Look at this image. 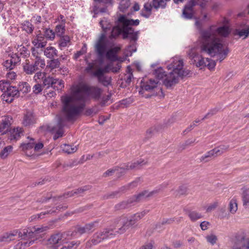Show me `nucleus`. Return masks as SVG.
I'll list each match as a JSON object with an SVG mask.
<instances>
[{"label": "nucleus", "mask_w": 249, "mask_h": 249, "mask_svg": "<svg viewBox=\"0 0 249 249\" xmlns=\"http://www.w3.org/2000/svg\"><path fill=\"white\" fill-rule=\"evenodd\" d=\"M101 89L95 86H89L82 83L73 85L70 89V93L61 98L63 105V115L69 120L77 117L83 111L87 101L86 93L95 100H98L101 95Z\"/></svg>", "instance_id": "f257e3e1"}, {"label": "nucleus", "mask_w": 249, "mask_h": 249, "mask_svg": "<svg viewBox=\"0 0 249 249\" xmlns=\"http://www.w3.org/2000/svg\"><path fill=\"white\" fill-rule=\"evenodd\" d=\"M230 33L229 28L227 26L217 28L212 25L208 29L201 30L197 40L201 52L211 57L216 56L217 60L221 62L226 58L229 51L217 36L227 37Z\"/></svg>", "instance_id": "f03ea898"}, {"label": "nucleus", "mask_w": 249, "mask_h": 249, "mask_svg": "<svg viewBox=\"0 0 249 249\" xmlns=\"http://www.w3.org/2000/svg\"><path fill=\"white\" fill-rule=\"evenodd\" d=\"M139 19H128L125 16L121 15L116 22V25L113 26L111 22L107 18H104L100 21V24L106 36L108 31L111 30L108 37L109 39H115L121 35L124 39H128L130 44L128 50L131 53L136 51L137 41L139 34V31H135L131 26H137L139 24Z\"/></svg>", "instance_id": "7ed1b4c3"}, {"label": "nucleus", "mask_w": 249, "mask_h": 249, "mask_svg": "<svg viewBox=\"0 0 249 249\" xmlns=\"http://www.w3.org/2000/svg\"><path fill=\"white\" fill-rule=\"evenodd\" d=\"M183 62L182 59L176 57L173 58L171 63L167 66L168 69H173L168 75L166 74L163 81V84L167 88L174 86L179 81L180 77L183 78L188 76L190 71L183 68Z\"/></svg>", "instance_id": "20e7f679"}, {"label": "nucleus", "mask_w": 249, "mask_h": 249, "mask_svg": "<svg viewBox=\"0 0 249 249\" xmlns=\"http://www.w3.org/2000/svg\"><path fill=\"white\" fill-rule=\"evenodd\" d=\"M48 229L47 227H33L32 229H24L19 231L18 238L22 240L17 244V249H24L32 245L38 238V234Z\"/></svg>", "instance_id": "39448f33"}, {"label": "nucleus", "mask_w": 249, "mask_h": 249, "mask_svg": "<svg viewBox=\"0 0 249 249\" xmlns=\"http://www.w3.org/2000/svg\"><path fill=\"white\" fill-rule=\"evenodd\" d=\"M167 185V184L166 183L163 184L160 186L159 188L151 192H148L146 190L143 191L137 195H135L127 200L123 201L122 202L117 204L116 205L115 208L118 210L128 208L144 198L150 197L153 195L158 194L160 190L166 188Z\"/></svg>", "instance_id": "423d86ee"}, {"label": "nucleus", "mask_w": 249, "mask_h": 249, "mask_svg": "<svg viewBox=\"0 0 249 249\" xmlns=\"http://www.w3.org/2000/svg\"><path fill=\"white\" fill-rule=\"evenodd\" d=\"M148 210H144L141 213H136L130 217H123L120 218V221L122 226L115 230V232L118 234H123L127 231L129 229L135 227L137 221L143 217L148 213Z\"/></svg>", "instance_id": "0eeeda50"}, {"label": "nucleus", "mask_w": 249, "mask_h": 249, "mask_svg": "<svg viewBox=\"0 0 249 249\" xmlns=\"http://www.w3.org/2000/svg\"><path fill=\"white\" fill-rule=\"evenodd\" d=\"M6 89L1 96V99L8 103H11L15 99L16 95V88L14 86H9L8 81H0V89L3 91Z\"/></svg>", "instance_id": "6e6552de"}, {"label": "nucleus", "mask_w": 249, "mask_h": 249, "mask_svg": "<svg viewBox=\"0 0 249 249\" xmlns=\"http://www.w3.org/2000/svg\"><path fill=\"white\" fill-rule=\"evenodd\" d=\"M90 189V187L89 186H85L79 188L75 190H72L71 192H67L65 193L63 196H59L57 197H53L52 198V195L51 194H47L46 196H43L40 199L38 200V201L41 203H45L47 201L52 199V200L54 202L56 199H61L63 197L64 198H68L69 197H71L73 196L75 194H83L85 191L89 190Z\"/></svg>", "instance_id": "1a4fd4ad"}, {"label": "nucleus", "mask_w": 249, "mask_h": 249, "mask_svg": "<svg viewBox=\"0 0 249 249\" xmlns=\"http://www.w3.org/2000/svg\"><path fill=\"white\" fill-rule=\"evenodd\" d=\"M115 229H105L102 231L95 233L91 242L94 245L100 243L105 239L113 238L116 234Z\"/></svg>", "instance_id": "9d476101"}, {"label": "nucleus", "mask_w": 249, "mask_h": 249, "mask_svg": "<svg viewBox=\"0 0 249 249\" xmlns=\"http://www.w3.org/2000/svg\"><path fill=\"white\" fill-rule=\"evenodd\" d=\"M106 35L105 33H102L98 39L96 41L94 48L95 51L100 58H102L107 49V43L105 41Z\"/></svg>", "instance_id": "9b49d317"}, {"label": "nucleus", "mask_w": 249, "mask_h": 249, "mask_svg": "<svg viewBox=\"0 0 249 249\" xmlns=\"http://www.w3.org/2000/svg\"><path fill=\"white\" fill-rule=\"evenodd\" d=\"M76 117H75L74 118L71 120L67 119L64 115H63V105L62 104V110L60 115L58 117V122L57 124L58 129L54 135L53 139L56 140L59 137H62L63 134L62 128L66 124L67 122L74 121L76 119Z\"/></svg>", "instance_id": "f8f14e48"}, {"label": "nucleus", "mask_w": 249, "mask_h": 249, "mask_svg": "<svg viewBox=\"0 0 249 249\" xmlns=\"http://www.w3.org/2000/svg\"><path fill=\"white\" fill-rule=\"evenodd\" d=\"M188 55L192 60V63L195 64L197 67L202 69L206 67L207 62H205L204 58L196 53L195 48H193L189 50Z\"/></svg>", "instance_id": "ddd939ff"}, {"label": "nucleus", "mask_w": 249, "mask_h": 249, "mask_svg": "<svg viewBox=\"0 0 249 249\" xmlns=\"http://www.w3.org/2000/svg\"><path fill=\"white\" fill-rule=\"evenodd\" d=\"M196 5V2L194 0L189 1L184 6L182 17L186 19H192L194 17V6Z\"/></svg>", "instance_id": "4468645a"}, {"label": "nucleus", "mask_w": 249, "mask_h": 249, "mask_svg": "<svg viewBox=\"0 0 249 249\" xmlns=\"http://www.w3.org/2000/svg\"><path fill=\"white\" fill-rule=\"evenodd\" d=\"M98 221H95L88 224L84 226L77 227L75 232L79 235H82L85 233H90L92 232L97 227Z\"/></svg>", "instance_id": "2eb2a0df"}, {"label": "nucleus", "mask_w": 249, "mask_h": 249, "mask_svg": "<svg viewBox=\"0 0 249 249\" xmlns=\"http://www.w3.org/2000/svg\"><path fill=\"white\" fill-rule=\"evenodd\" d=\"M20 54L21 57V58L20 56L17 55V65L18 61H20L21 59H23L25 61H23L22 63V67L24 71L27 74H33L36 71V70L33 65L29 64V60L25 59V57L27 55V53L25 51V53H21Z\"/></svg>", "instance_id": "dca6fc26"}, {"label": "nucleus", "mask_w": 249, "mask_h": 249, "mask_svg": "<svg viewBox=\"0 0 249 249\" xmlns=\"http://www.w3.org/2000/svg\"><path fill=\"white\" fill-rule=\"evenodd\" d=\"M65 236V233H56L53 234L48 241L50 244L59 246L60 245L66 242V237Z\"/></svg>", "instance_id": "f3484780"}, {"label": "nucleus", "mask_w": 249, "mask_h": 249, "mask_svg": "<svg viewBox=\"0 0 249 249\" xmlns=\"http://www.w3.org/2000/svg\"><path fill=\"white\" fill-rule=\"evenodd\" d=\"M39 32V33L33 38L32 43L36 48L42 49L46 46L47 41L44 35L41 34L40 31Z\"/></svg>", "instance_id": "a211bd4d"}, {"label": "nucleus", "mask_w": 249, "mask_h": 249, "mask_svg": "<svg viewBox=\"0 0 249 249\" xmlns=\"http://www.w3.org/2000/svg\"><path fill=\"white\" fill-rule=\"evenodd\" d=\"M30 90V87L29 84L25 82H20L17 89V97L18 96L23 97Z\"/></svg>", "instance_id": "6ab92c4d"}, {"label": "nucleus", "mask_w": 249, "mask_h": 249, "mask_svg": "<svg viewBox=\"0 0 249 249\" xmlns=\"http://www.w3.org/2000/svg\"><path fill=\"white\" fill-rule=\"evenodd\" d=\"M147 163V160L140 159L131 163H128L125 167H123V169H138Z\"/></svg>", "instance_id": "aec40b11"}, {"label": "nucleus", "mask_w": 249, "mask_h": 249, "mask_svg": "<svg viewBox=\"0 0 249 249\" xmlns=\"http://www.w3.org/2000/svg\"><path fill=\"white\" fill-rule=\"evenodd\" d=\"M93 76L96 77L99 82L105 86H108L111 82L110 78L105 76L101 70H96L93 73Z\"/></svg>", "instance_id": "412c9836"}, {"label": "nucleus", "mask_w": 249, "mask_h": 249, "mask_svg": "<svg viewBox=\"0 0 249 249\" xmlns=\"http://www.w3.org/2000/svg\"><path fill=\"white\" fill-rule=\"evenodd\" d=\"M22 123L23 124L26 126L36 123V118L34 115V113L32 111H27L24 114Z\"/></svg>", "instance_id": "4be33fe9"}, {"label": "nucleus", "mask_w": 249, "mask_h": 249, "mask_svg": "<svg viewBox=\"0 0 249 249\" xmlns=\"http://www.w3.org/2000/svg\"><path fill=\"white\" fill-rule=\"evenodd\" d=\"M120 68L121 66L119 64H117L115 67H113V63L110 62L105 66L104 68H99L97 70H101L102 74H104L108 73L110 71H112L113 72H117L120 70Z\"/></svg>", "instance_id": "5701e85b"}, {"label": "nucleus", "mask_w": 249, "mask_h": 249, "mask_svg": "<svg viewBox=\"0 0 249 249\" xmlns=\"http://www.w3.org/2000/svg\"><path fill=\"white\" fill-rule=\"evenodd\" d=\"M229 149V145L222 144L215 147L212 150L214 155V157L220 156L223 153L228 151Z\"/></svg>", "instance_id": "b1692460"}, {"label": "nucleus", "mask_w": 249, "mask_h": 249, "mask_svg": "<svg viewBox=\"0 0 249 249\" xmlns=\"http://www.w3.org/2000/svg\"><path fill=\"white\" fill-rule=\"evenodd\" d=\"M120 49L121 48L120 47H116L109 50L106 53L107 58L112 61L117 60L118 57L116 54L120 50Z\"/></svg>", "instance_id": "393cba45"}, {"label": "nucleus", "mask_w": 249, "mask_h": 249, "mask_svg": "<svg viewBox=\"0 0 249 249\" xmlns=\"http://www.w3.org/2000/svg\"><path fill=\"white\" fill-rule=\"evenodd\" d=\"M41 51L42 52L43 50L41 49ZM43 53L44 55L47 58H53L54 56L57 55V51L54 47L49 46L44 49Z\"/></svg>", "instance_id": "a878e982"}, {"label": "nucleus", "mask_w": 249, "mask_h": 249, "mask_svg": "<svg viewBox=\"0 0 249 249\" xmlns=\"http://www.w3.org/2000/svg\"><path fill=\"white\" fill-rule=\"evenodd\" d=\"M57 83V79H54L52 77L48 76L45 77L43 80V85L46 88L53 87V89H55V85Z\"/></svg>", "instance_id": "bb28decb"}, {"label": "nucleus", "mask_w": 249, "mask_h": 249, "mask_svg": "<svg viewBox=\"0 0 249 249\" xmlns=\"http://www.w3.org/2000/svg\"><path fill=\"white\" fill-rule=\"evenodd\" d=\"M129 190H130V189H129L128 185H124V186H122L121 187H120L118 189V190L111 192L109 194H108L105 197L107 199L114 198V197H116L119 193H124Z\"/></svg>", "instance_id": "cd10ccee"}, {"label": "nucleus", "mask_w": 249, "mask_h": 249, "mask_svg": "<svg viewBox=\"0 0 249 249\" xmlns=\"http://www.w3.org/2000/svg\"><path fill=\"white\" fill-rule=\"evenodd\" d=\"M152 7V3H145L143 6V8L141 11V15L145 18H148L151 15Z\"/></svg>", "instance_id": "c85d7f7f"}, {"label": "nucleus", "mask_w": 249, "mask_h": 249, "mask_svg": "<svg viewBox=\"0 0 249 249\" xmlns=\"http://www.w3.org/2000/svg\"><path fill=\"white\" fill-rule=\"evenodd\" d=\"M185 211L192 221H196L202 217V215L196 211L185 210Z\"/></svg>", "instance_id": "c756f323"}, {"label": "nucleus", "mask_w": 249, "mask_h": 249, "mask_svg": "<svg viewBox=\"0 0 249 249\" xmlns=\"http://www.w3.org/2000/svg\"><path fill=\"white\" fill-rule=\"evenodd\" d=\"M15 234L12 232H7L0 235V242H9L14 240Z\"/></svg>", "instance_id": "7c9ffc66"}, {"label": "nucleus", "mask_w": 249, "mask_h": 249, "mask_svg": "<svg viewBox=\"0 0 249 249\" xmlns=\"http://www.w3.org/2000/svg\"><path fill=\"white\" fill-rule=\"evenodd\" d=\"M158 81L154 79H149L146 83L143 84L142 86L143 89L146 90H150L157 87Z\"/></svg>", "instance_id": "2f4dec72"}, {"label": "nucleus", "mask_w": 249, "mask_h": 249, "mask_svg": "<svg viewBox=\"0 0 249 249\" xmlns=\"http://www.w3.org/2000/svg\"><path fill=\"white\" fill-rule=\"evenodd\" d=\"M62 150L67 154H72L77 150V147L74 145L64 144L61 146Z\"/></svg>", "instance_id": "473e14b6"}, {"label": "nucleus", "mask_w": 249, "mask_h": 249, "mask_svg": "<svg viewBox=\"0 0 249 249\" xmlns=\"http://www.w3.org/2000/svg\"><path fill=\"white\" fill-rule=\"evenodd\" d=\"M170 0H153L152 6L156 9L159 8H164L166 6L167 1Z\"/></svg>", "instance_id": "72a5a7b5"}, {"label": "nucleus", "mask_w": 249, "mask_h": 249, "mask_svg": "<svg viewBox=\"0 0 249 249\" xmlns=\"http://www.w3.org/2000/svg\"><path fill=\"white\" fill-rule=\"evenodd\" d=\"M238 209L237 200L235 198L231 199L229 204V212L232 213L234 214Z\"/></svg>", "instance_id": "f704fd0d"}, {"label": "nucleus", "mask_w": 249, "mask_h": 249, "mask_svg": "<svg viewBox=\"0 0 249 249\" xmlns=\"http://www.w3.org/2000/svg\"><path fill=\"white\" fill-rule=\"evenodd\" d=\"M22 28L23 30L25 31L28 34L32 33L34 27L32 24L29 21H25L21 24Z\"/></svg>", "instance_id": "c9c22d12"}, {"label": "nucleus", "mask_w": 249, "mask_h": 249, "mask_svg": "<svg viewBox=\"0 0 249 249\" xmlns=\"http://www.w3.org/2000/svg\"><path fill=\"white\" fill-rule=\"evenodd\" d=\"M59 41V46L61 48L66 47L70 42V38L68 36H62Z\"/></svg>", "instance_id": "e433bc0d"}, {"label": "nucleus", "mask_w": 249, "mask_h": 249, "mask_svg": "<svg viewBox=\"0 0 249 249\" xmlns=\"http://www.w3.org/2000/svg\"><path fill=\"white\" fill-rule=\"evenodd\" d=\"M13 147L11 145H8L5 147L0 152V157L1 159H5L9 154L12 152Z\"/></svg>", "instance_id": "4c0bfd02"}, {"label": "nucleus", "mask_w": 249, "mask_h": 249, "mask_svg": "<svg viewBox=\"0 0 249 249\" xmlns=\"http://www.w3.org/2000/svg\"><path fill=\"white\" fill-rule=\"evenodd\" d=\"M212 157H214V155L212 149L201 156L200 160L201 161L206 162L210 161Z\"/></svg>", "instance_id": "58836bf2"}, {"label": "nucleus", "mask_w": 249, "mask_h": 249, "mask_svg": "<svg viewBox=\"0 0 249 249\" xmlns=\"http://www.w3.org/2000/svg\"><path fill=\"white\" fill-rule=\"evenodd\" d=\"M3 66L7 70L11 71L14 69L16 66V62L13 60L12 58L6 60L3 63Z\"/></svg>", "instance_id": "ea45409f"}, {"label": "nucleus", "mask_w": 249, "mask_h": 249, "mask_svg": "<svg viewBox=\"0 0 249 249\" xmlns=\"http://www.w3.org/2000/svg\"><path fill=\"white\" fill-rule=\"evenodd\" d=\"M55 212H56L55 210H50L49 211L42 212L39 214L32 215V216L30 217V218H29V220L30 221H32L36 219H41L43 218V217H42V215H45L48 213H55Z\"/></svg>", "instance_id": "a19ab883"}, {"label": "nucleus", "mask_w": 249, "mask_h": 249, "mask_svg": "<svg viewBox=\"0 0 249 249\" xmlns=\"http://www.w3.org/2000/svg\"><path fill=\"white\" fill-rule=\"evenodd\" d=\"M111 93H109V94L106 96H104L102 98L101 101L100 102V105H101V106H107L111 103L112 101H111Z\"/></svg>", "instance_id": "79ce46f5"}, {"label": "nucleus", "mask_w": 249, "mask_h": 249, "mask_svg": "<svg viewBox=\"0 0 249 249\" xmlns=\"http://www.w3.org/2000/svg\"><path fill=\"white\" fill-rule=\"evenodd\" d=\"M36 71L38 70V67L39 66L41 68H44L45 66V62L44 59L37 58L36 59L34 64L33 65Z\"/></svg>", "instance_id": "37998d69"}, {"label": "nucleus", "mask_w": 249, "mask_h": 249, "mask_svg": "<svg viewBox=\"0 0 249 249\" xmlns=\"http://www.w3.org/2000/svg\"><path fill=\"white\" fill-rule=\"evenodd\" d=\"M154 74L155 76L158 79H161L166 75V74H165L163 70L161 68H159L155 70Z\"/></svg>", "instance_id": "c03bdc74"}, {"label": "nucleus", "mask_w": 249, "mask_h": 249, "mask_svg": "<svg viewBox=\"0 0 249 249\" xmlns=\"http://www.w3.org/2000/svg\"><path fill=\"white\" fill-rule=\"evenodd\" d=\"M65 26L63 25H57L55 27V35L59 36H61L65 32Z\"/></svg>", "instance_id": "a18cd8bd"}, {"label": "nucleus", "mask_w": 249, "mask_h": 249, "mask_svg": "<svg viewBox=\"0 0 249 249\" xmlns=\"http://www.w3.org/2000/svg\"><path fill=\"white\" fill-rule=\"evenodd\" d=\"M10 126V124L1 121L0 124V133H1L2 135L6 134Z\"/></svg>", "instance_id": "49530a36"}, {"label": "nucleus", "mask_w": 249, "mask_h": 249, "mask_svg": "<svg viewBox=\"0 0 249 249\" xmlns=\"http://www.w3.org/2000/svg\"><path fill=\"white\" fill-rule=\"evenodd\" d=\"M237 34L240 37H244V38L248 37L249 35V25L244 29L239 30Z\"/></svg>", "instance_id": "de8ad7c7"}, {"label": "nucleus", "mask_w": 249, "mask_h": 249, "mask_svg": "<svg viewBox=\"0 0 249 249\" xmlns=\"http://www.w3.org/2000/svg\"><path fill=\"white\" fill-rule=\"evenodd\" d=\"M45 38L47 39H49L50 40H53L55 37V33L50 29H47L45 32Z\"/></svg>", "instance_id": "09e8293b"}, {"label": "nucleus", "mask_w": 249, "mask_h": 249, "mask_svg": "<svg viewBox=\"0 0 249 249\" xmlns=\"http://www.w3.org/2000/svg\"><path fill=\"white\" fill-rule=\"evenodd\" d=\"M31 140L33 141V142H30L27 143H23L21 145L20 147L23 150H28L32 149L34 147V142L33 141H34V139H31Z\"/></svg>", "instance_id": "8fccbe9b"}, {"label": "nucleus", "mask_w": 249, "mask_h": 249, "mask_svg": "<svg viewBox=\"0 0 249 249\" xmlns=\"http://www.w3.org/2000/svg\"><path fill=\"white\" fill-rule=\"evenodd\" d=\"M60 64V62L58 59H53L51 60L49 67L51 69H53L59 67Z\"/></svg>", "instance_id": "3c124183"}, {"label": "nucleus", "mask_w": 249, "mask_h": 249, "mask_svg": "<svg viewBox=\"0 0 249 249\" xmlns=\"http://www.w3.org/2000/svg\"><path fill=\"white\" fill-rule=\"evenodd\" d=\"M79 242H75L72 241L69 243L67 245H66L62 247L61 249H72L76 248L79 244Z\"/></svg>", "instance_id": "603ef678"}, {"label": "nucleus", "mask_w": 249, "mask_h": 249, "mask_svg": "<svg viewBox=\"0 0 249 249\" xmlns=\"http://www.w3.org/2000/svg\"><path fill=\"white\" fill-rule=\"evenodd\" d=\"M129 2L127 0H122L120 3L119 8L121 11H124L129 6Z\"/></svg>", "instance_id": "864d4df0"}, {"label": "nucleus", "mask_w": 249, "mask_h": 249, "mask_svg": "<svg viewBox=\"0 0 249 249\" xmlns=\"http://www.w3.org/2000/svg\"><path fill=\"white\" fill-rule=\"evenodd\" d=\"M218 111V109L217 108H213L210 110L205 116L202 119V120H204L205 119H207L215 114H216Z\"/></svg>", "instance_id": "5fc2aeb1"}, {"label": "nucleus", "mask_w": 249, "mask_h": 249, "mask_svg": "<svg viewBox=\"0 0 249 249\" xmlns=\"http://www.w3.org/2000/svg\"><path fill=\"white\" fill-rule=\"evenodd\" d=\"M46 73L45 72H38L35 74L34 79L36 82H38V80L43 79L45 77Z\"/></svg>", "instance_id": "6e6d98bb"}, {"label": "nucleus", "mask_w": 249, "mask_h": 249, "mask_svg": "<svg viewBox=\"0 0 249 249\" xmlns=\"http://www.w3.org/2000/svg\"><path fill=\"white\" fill-rule=\"evenodd\" d=\"M243 205L247 206L249 205V195L247 192H244L242 195Z\"/></svg>", "instance_id": "4d7b16f0"}, {"label": "nucleus", "mask_w": 249, "mask_h": 249, "mask_svg": "<svg viewBox=\"0 0 249 249\" xmlns=\"http://www.w3.org/2000/svg\"><path fill=\"white\" fill-rule=\"evenodd\" d=\"M207 241L212 245L214 244L217 240V237L213 234H211L206 236Z\"/></svg>", "instance_id": "13d9d810"}, {"label": "nucleus", "mask_w": 249, "mask_h": 249, "mask_svg": "<svg viewBox=\"0 0 249 249\" xmlns=\"http://www.w3.org/2000/svg\"><path fill=\"white\" fill-rule=\"evenodd\" d=\"M141 183V178H137L133 181L131 182V183L128 184V186L130 189H133L136 187H137L139 184Z\"/></svg>", "instance_id": "bf43d9fd"}, {"label": "nucleus", "mask_w": 249, "mask_h": 249, "mask_svg": "<svg viewBox=\"0 0 249 249\" xmlns=\"http://www.w3.org/2000/svg\"><path fill=\"white\" fill-rule=\"evenodd\" d=\"M239 242L242 248L244 249H249V238L243 239Z\"/></svg>", "instance_id": "052dcab7"}, {"label": "nucleus", "mask_w": 249, "mask_h": 249, "mask_svg": "<svg viewBox=\"0 0 249 249\" xmlns=\"http://www.w3.org/2000/svg\"><path fill=\"white\" fill-rule=\"evenodd\" d=\"M88 66L85 69V71H86L87 72V73H90L92 75H93V73L94 72L93 71H91L94 68V63H88L87 64Z\"/></svg>", "instance_id": "680f3d73"}, {"label": "nucleus", "mask_w": 249, "mask_h": 249, "mask_svg": "<svg viewBox=\"0 0 249 249\" xmlns=\"http://www.w3.org/2000/svg\"><path fill=\"white\" fill-rule=\"evenodd\" d=\"M195 142V140H188L187 141H186L184 143L181 144L180 145V147H179V148L182 150L186 148V147L188 146H189V145H191V144H192L193 143H194Z\"/></svg>", "instance_id": "e2e57ef3"}, {"label": "nucleus", "mask_w": 249, "mask_h": 249, "mask_svg": "<svg viewBox=\"0 0 249 249\" xmlns=\"http://www.w3.org/2000/svg\"><path fill=\"white\" fill-rule=\"evenodd\" d=\"M178 192V194L177 195H185L187 192V188L185 186H181L179 187V188L177 190Z\"/></svg>", "instance_id": "0e129e2a"}, {"label": "nucleus", "mask_w": 249, "mask_h": 249, "mask_svg": "<svg viewBox=\"0 0 249 249\" xmlns=\"http://www.w3.org/2000/svg\"><path fill=\"white\" fill-rule=\"evenodd\" d=\"M218 203L217 202H214L213 203L210 204L206 209L207 212H210L214 210L217 206Z\"/></svg>", "instance_id": "69168bd1"}, {"label": "nucleus", "mask_w": 249, "mask_h": 249, "mask_svg": "<svg viewBox=\"0 0 249 249\" xmlns=\"http://www.w3.org/2000/svg\"><path fill=\"white\" fill-rule=\"evenodd\" d=\"M57 86L55 85V89L57 90H61L64 87V82L62 80H59L57 79Z\"/></svg>", "instance_id": "338daca9"}, {"label": "nucleus", "mask_w": 249, "mask_h": 249, "mask_svg": "<svg viewBox=\"0 0 249 249\" xmlns=\"http://www.w3.org/2000/svg\"><path fill=\"white\" fill-rule=\"evenodd\" d=\"M33 92L35 94H38V93H40L42 90L41 85L39 83L36 84L33 87Z\"/></svg>", "instance_id": "774afa93"}]
</instances>
